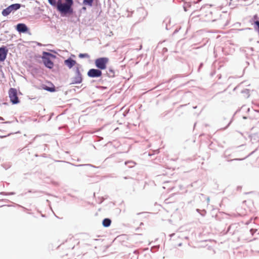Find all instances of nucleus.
Instances as JSON below:
<instances>
[{
  "label": "nucleus",
  "instance_id": "obj_8",
  "mask_svg": "<svg viewBox=\"0 0 259 259\" xmlns=\"http://www.w3.org/2000/svg\"><path fill=\"white\" fill-rule=\"evenodd\" d=\"M17 30L21 33H24L28 31V29L26 25L23 23H19L16 26Z\"/></svg>",
  "mask_w": 259,
  "mask_h": 259
},
{
  "label": "nucleus",
  "instance_id": "obj_16",
  "mask_svg": "<svg viewBox=\"0 0 259 259\" xmlns=\"http://www.w3.org/2000/svg\"><path fill=\"white\" fill-rule=\"evenodd\" d=\"M49 3L53 6H56L57 4V2H56V0H48Z\"/></svg>",
  "mask_w": 259,
  "mask_h": 259
},
{
  "label": "nucleus",
  "instance_id": "obj_5",
  "mask_svg": "<svg viewBox=\"0 0 259 259\" xmlns=\"http://www.w3.org/2000/svg\"><path fill=\"white\" fill-rule=\"evenodd\" d=\"M88 75L91 77H98L102 75V72L99 69H91L88 72Z\"/></svg>",
  "mask_w": 259,
  "mask_h": 259
},
{
  "label": "nucleus",
  "instance_id": "obj_12",
  "mask_svg": "<svg viewBox=\"0 0 259 259\" xmlns=\"http://www.w3.org/2000/svg\"><path fill=\"white\" fill-rule=\"evenodd\" d=\"M10 8L12 9V12L14 11H16L20 8L21 5L19 4H15L11 5L9 6Z\"/></svg>",
  "mask_w": 259,
  "mask_h": 259
},
{
  "label": "nucleus",
  "instance_id": "obj_2",
  "mask_svg": "<svg viewBox=\"0 0 259 259\" xmlns=\"http://www.w3.org/2000/svg\"><path fill=\"white\" fill-rule=\"evenodd\" d=\"M55 56L50 53H45L42 57V61L45 65L50 68L52 69L54 67V63L52 60V58H54Z\"/></svg>",
  "mask_w": 259,
  "mask_h": 259
},
{
  "label": "nucleus",
  "instance_id": "obj_15",
  "mask_svg": "<svg viewBox=\"0 0 259 259\" xmlns=\"http://www.w3.org/2000/svg\"><path fill=\"white\" fill-rule=\"evenodd\" d=\"M78 57L80 58H90V55L88 54H87V53L79 54V55H78Z\"/></svg>",
  "mask_w": 259,
  "mask_h": 259
},
{
  "label": "nucleus",
  "instance_id": "obj_14",
  "mask_svg": "<svg viewBox=\"0 0 259 259\" xmlns=\"http://www.w3.org/2000/svg\"><path fill=\"white\" fill-rule=\"evenodd\" d=\"M93 1L94 0H83V3L85 5H89L90 6H92Z\"/></svg>",
  "mask_w": 259,
  "mask_h": 259
},
{
  "label": "nucleus",
  "instance_id": "obj_1",
  "mask_svg": "<svg viewBox=\"0 0 259 259\" xmlns=\"http://www.w3.org/2000/svg\"><path fill=\"white\" fill-rule=\"evenodd\" d=\"M65 4H62L61 0L58 1L56 6L58 10L61 13L65 14L72 13V9L71 7L73 4V0H65Z\"/></svg>",
  "mask_w": 259,
  "mask_h": 259
},
{
  "label": "nucleus",
  "instance_id": "obj_6",
  "mask_svg": "<svg viewBox=\"0 0 259 259\" xmlns=\"http://www.w3.org/2000/svg\"><path fill=\"white\" fill-rule=\"evenodd\" d=\"M8 52V50L6 47L3 46L0 48V61H4L6 57Z\"/></svg>",
  "mask_w": 259,
  "mask_h": 259
},
{
  "label": "nucleus",
  "instance_id": "obj_13",
  "mask_svg": "<svg viewBox=\"0 0 259 259\" xmlns=\"http://www.w3.org/2000/svg\"><path fill=\"white\" fill-rule=\"evenodd\" d=\"M43 89L51 92H54L55 91V88L53 85L52 87H48L47 86H45L43 88Z\"/></svg>",
  "mask_w": 259,
  "mask_h": 259
},
{
  "label": "nucleus",
  "instance_id": "obj_4",
  "mask_svg": "<svg viewBox=\"0 0 259 259\" xmlns=\"http://www.w3.org/2000/svg\"><path fill=\"white\" fill-rule=\"evenodd\" d=\"M9 97L12 104H16L19 103V100L17 96V91L16 89L10 88L9 90Z\"/></svg>",
  "mask_w": 259,
  "mask_h": 259
},
{
  "label": "nucleus",
  "instance_id": "obj_9",
  "mask_svg": "<svg viewBox=\"0 0 259 259\" xmlns=\"http://www.w3.org/2000/svg\"><path fill=\"white\" fill-rule=\"evenodd\" d=\"M64 63L69 68H71L73 66H74L76 64V62L75 60L71 58H69L64 61Z\"/></svg>",
  "mask_w": 259,
  "mask_h": 259
},
{
  "label": "nucleus",
  "instance_id": "obj_17",
  "mask_svg": "<svg viewBox=\"0 0 259 259\" xmlns=\"http://www.w3.org/2000/svg\"><path fill=\"white\" fill-rule=\"evenodd\" d=\"M6 211L7 212H12L13 211V208L8 206L6 209Z\"/></svg>",
  "mask_w": 259,
  "mask_h": 259
},
{
  "label": "nucleus",
  "instance_id": "obj_10",
  "mask_svg": "<svg viewBox=\"0 0 259 259\" xmlns=\"http://www.w3.org/2000/svg\"><path fill=\"white\" fill-rule=\"evenodd\" d=\"M11 12H12V9L9 6L8 8L3 10L2 14L4 16H7L8 15H9Z\"/></svg>",
  "mask_w": 259,
  "mask_h": 259
},
{
  "label": "nucleus",
  "instance_id": "obj_3",
  "mask_svg": "<svg viewBox=\"0 0 259 259\" xmlns=\"http://www.w3.org/2000/svg\"><path fill=\"white\" fill-rule=\"evenodd\" d=\"M109 59L108 58L102 57L97 59L95 61V63L98 68L104 70L106 68Z\"/></svg>",
  "mask_w": 259,
  "mask_h": 259
},
{
  "label": "nucleus",
  "instance_id": "obj_7",
  "mask_svg": "<svg viewBox=\"0 0 259 259\" xmlns=\"http://www.w3.org/2000/svg\"><path fill=\"white\" fill-rule=\"evenodd\" d=\"M76 75L74 77L73 83H80L82 81V76L78 68L76 70Z\"/></svg>",
  "mask_w": 259,
  "mask_h": 259
},
{
  "label": "nucleus",
  "instance_id": "obj_11",
  "mask_svg": "<svg viewBox=\"0 0 259 259\" xmlns=\"http://www.w3.org/2000/svg\"><path fill=\"white\" fill-rule=\"evenodd\" d=\"M111 221L109 219H105L103 220L102 224L104 227H108L111 225Z\"/></svg>",
  "mask_w": 259,
  "mask_h": 259
}]
</instances>
